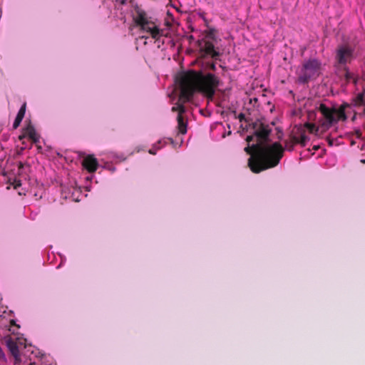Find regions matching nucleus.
<instances>
[{"label": "nucleus", "instance_id": "1", "mask_svg": "<svg viewBox=\"0 0 365 365\" xmlns=\"http://www.w3.org/2000/svg\"><path fill=\"white\" fill-rule=\"evenodd\" d=\"M219 84L218 77L212 73L203 74L202 72L189 71L180 81V100H183V103L189 101L195 91L202 93L209 100H212Z\"/></svg>", "mask_w": 365, "mask_h": 365}, {"label": "nucleus", "instance_id": "2", "mask_svg": "<svg viewBox=\"0 0 365 365\" xmlns=\"http://www.w3.org/2000/svg\"><path fill=\"white\" fill-rule=\"evenodd\" d=\"M245 151L250 155L248 165L255 173L276 167L283 157L284 148L275 142L272 145L254 144L245 148Z\"/></svg>", "mask_w": 365, "mask_h": 365}, {"label": "nucleus", "instance_id": "3", "mask_svg": "<svg viewBox=\"0 0 365 365\" xmlns=\"http://www.w3.org/2000/svg\"><path fill=\"white\" fill-rule=\"evenodd\" d=\"M26 339L17 336L10 335L4 337V341L9 350L11 356L14 357V365H22L26 364V359L29 357L28 352L33 353L30 351L31 348L25 345Z\"/></svg>", "mask_w": 365, "mask_h": 365}, {"label": "nucleus", "instance_id": "4", "mask_svg": "<svg viewBox=\"0 0 365 365\" xmlns=\"http://www.w3.org/2000/svg\"><path fill=\"white\" fill-rule=\"evenodd\" d=\"M346 104H342L339 108H329L324 103H320L317 109L322 115L321 120L322 133L326 132L333 124L336 123L339 120H346L347 117L345 113Z\"/></svg>", "mask_w": 365, "mask_h": 365}, {"label": "nucleus", "instance_id": "5", "mask_svg": "<svg viewBox=\"0 0 365 365\" xmlns=\"http://www.w3.org/2000/svg\"><path fill=\"white\" fill-rule=\"evenodd\" d=\"M133 21L136 26L139 27L140 31L147 33L153 38L158 40L163 36V29L158 27L152 17L144 10L139 8L136 9L133 16Z\"/></svg>", "mask_w": 365, "mask_h": 365}, {"label": "nucleus", "instance_id": "6", "mask_svg": "<svg viewBox=\"0 0 365 365\" xmlns=\"http://www.w3.org/2000/svg\"><path fill=\"white\" fill-rule=\"evenodd\" d=\"M213 40H215V31L211 29L207 32L205 38L198 41L200 57H210L213 59H218L220 53L219 51L215 48Z\"/></svg>", "mask_w": 365, "mask_h": 365}, {"label": "nucleus", "instance_id": "7", "mask_svg": "<svg viewBox=\"0 0 365 365\" xmlns=\"http://www.w3.org/2000/svg\"><path fill=\"white\" fill-rule=\"evenodd\" d=\"M321 63L317 59H309L305 61L298 76V81L305 84L316 78L320 73Z\"/></svg>", "mask_w": 365, "mask_h": 365}, {"label": "nucleus", "instance_id": "8", "mask_svg": "<svg viewBox=\"0 0 365 365\" xmlns=\"http://www.w3.org/2000/svg\"><path fill=\"white\" fill-rule=\"evenodd\" d=\"M250 126L254 130V135L257 137L258 143L261 145L268 142L271 128L269 125L257 120L252 123Z\"/></svg>", "mask_w": 365, "mask_h": 365}, {"label": "nucleus", "instance_id": "9", "mask_svg": "<svg viewBox=\"0 0 365 365\" xmlns=\"http://www.w3.org/2000/svg\"><path fill=\"white\" fill-rule=\"evenodd\" d=\"M353 50L348 46H341L336 51V58L339 63L346 64L352 58Z\"/></svg>", "mask_w": 365, "mask_h": 365}, {"label": "nucleus", "instance_id": "10", "mask_svg": "<svg viewBox=\"0 0 365 365\" xmlns=\"http://www.w3.org/2000/svg\"><path fill=\"white\" fill-rule=\"evenodd\" d=\"M82 165L88 172L94 173L98 167V162L94 155H88L83 159Z\"/></svg>", "mask_w": 365, "mask_h": 365}, {"label": "nucleus", "instance_id": "11", "mask_svg": "<svg viewBox=\"0 0 365 365\" xmlns=\"http://www.w3.org/2000/svg\"><path fill=\"white\" fill-rule=\"evenodd\" d=\"M23 132L25 133L26 137L31 140L33 143H38L40 136L36 133V129L31 121H29L26 127L23 128Z\"/></svg>", "mask_w": 365, "mask_h": 365}, {"label": "nucleus", "instance_id": "12", "mask_svg": "<svg viewBox=\"0 0 365 365\" xmlns=\"http://www.w3.org/2000/svg\"><path fill=\"white\" fill-rule=\"evenodd\" d=\"M26 103H24L19 109L13 124V128L16 129L21 124L26 113Z\"/></svg>", "mask_w": 365, "mask_h": 365}, {"label": "nucleus", "instance_id": "13", "mask_svg": "<svg viewBox=\"0 0 365 365\" xmlns=\"http://www.w3.org/2000/svg\"><path fill=\"white\" fill-rule=\"evenodd\" d=\"M304 127L306 128L310 133L314 134L317 136H320L324 133H322L321 124L319 126H316L314 123H304Z\"/></svg>", "mask_w": 365, "mask_h": 365}, {"label": "nucleus", "instance_id": "14", "mask_svg": "<svg viewBox=\"0 0 365 365\" xmlns=\"http://www.w3.org/2000/svg\"><path fill=\"white\" fill-rule=\"evenodd\" d=\"M177 120L179 132L182 135L185 134L187 133V123L184 121L182 115H178Z\"/></svg>", "mask_w": 365, "mask_h": 365}, {"label": "nucleus", "instance_id": "15", "mask_svg": "<svg viewBox=\"0 0 365 365\" xmlns=\"http://www.w3.org/2000/svg\"><path fill=\"white\" fill-rule=\"evenodd\" d=\"M297 144V136L293 135L290 136L289 140H286L284 141L285 148L289 151L293 150L294 145Z\"/></svg>", "mask_w": 365, "mask_h": 365}, {"label": "nucleus", "instance_id": "16", "mask_svg": "<svg viewBox=\"0 0 365 365\" xmlns=\"http://www.w3.org/2000/svg\"><path fill=\"white\" fill-rule=\"evenodd\" d=\"M298 131L300 134V137L298 138L297 136V144H300L302 147H304L309 138L305 135V130L303 128H298Z\"/></svg>", "mask_w": 365, "mask_h": 365}, {"label": "nucleus", "instance_id": "17", "mask_svg": "<svg viewBox=\"0 0 365 365\" xmlns=\"http://www.w3.org/2000/svg\"><path fill=\"white\" fill-rule=\"evenodd\" d=\"M354 104L355 106H361L364 102V93H359L356 95V96L353 99Z\"/></svg>", "mask_w": 365, "mask_h": 365}, {"label": "nucleus", "instance_id": "18", "mask_svg": "<svg viewBox=\"0 0 365 365\" xmlns=\"http://www.w3.org/2000/svg\"><path fill=\"white\" fill-rule=\"evenodd\" d=\"M171 110L173 112L178 111V115H182V113H184L185 112V108L182 103H178L177 106H173Z\"/></svg>", "mask_w": 365, "mask_h": 365}, {"label": "nucleus", "instance_id": "19", "mask_svg": "<svg viewBox=\"0 0 365 365\" xmlns=\"http://www.w3.org/2000/svg\"><path fill=\"white\" fill-rule=\"evenodd\" d=\"M10 327L9 329V331L12 333V334H16V329H19V325L16 324L15 321L14 319H11L10 322Z\"/></svg>", "mask_w": 365, "mask_h": 365}, {"label": "nucleus", "instance_id": "20", "mask_svg": "<svg viewBox=\"0 0 365 365\" xmlns=\"http://www.w3.org/2000/svg\"><path fill=\"white\" fill-rule=\"evenodd\" d=\"M344 77H345L346 81L349 82V81L353 80L354 83L355 84L356 83V80L354 78L353 74L351 73H350L346 68H345Z\"/></svg>", "mask_w": 365, "mask_h": 365}, {"label": "nucleus", "instance_id": "21", "mask_svg": "<svg viewBox=\"0 0 365 365\" xmlns=\"http://www.w3.org/2000/svg\"><path fill=\"white\" fill-rule=\"evenodd\" d=\"M237 118L240 122H242L243 120L247 121V120L245 118V115L242 113H240Z\"/></svg>", "mask_w": 365, "mask_h": 365}, {"label": "nucleus", "instance_id": "22", "mask_svg": "<svg viewBox=\"0 0 365 365\" xmlns=\"http://www.w3.org/2000/svg\"><path fill=\"white\" fill-rule=\"evenodd\" d=\"M327 141L328 143V145L329 146H333L334 145V140L331 138L329 136L327 137Z\"/></svg>", "mask_w": 365, "mask_h": 365}, {"label": "nucleus", "instance_id": "23", "mask_svg": "<svg viewBox=\"0 0 365 365\" xmlns=\"http://www.w3.org/2000/svg\"><path fill=\"white\" fill-rule=\"evenodd\" d=\"M253 138H254V137H253V135H248V136H247V138H246V141H247L248 143H250L251 141H252V140H253Z\"/></svg>", "mask_w": 365, "mask_h": 365}, {"label": "nucleus", "instance_id": "24", "mask_svg": "<svg viewBox=\"0 0 365 365\" xmlns=\"http://www.w3.org/2000/svg\"><path fill=\"white\" fill-rule=\"evenodd\" d=\"M24 163L22 162L18 163V169L19 170H21L24 168Z\"/></svg>", "mask_w": 365, "mask_h": 365}, {"label": "nucleus", "instance_id": "25", "mask_svg": "<svg viewBox=\"0 0 365 365\" xmlns=\"http://www.w3.org/2000/svg\"><path fill=\"white\" fill-rule=\"evenodd\" d=\"M26 137V135H25V133H24V132H23V133L19 136V139L20 140H23L24 138H25Z\"/></svg>", "mask_w": 365, "mask_h": 365}, {"label": "nucleus", "instance_id": "26", "mask_svg": "<svg viewBox=\"0 0 365 365\" xmlns=\"http://www.w3.org/2000/svg\"><path fill=\"white\" fill-rule=\"evenodd\" d=\"M210 68L211 70H212V71H215L216 67H215V63H210Z\"/></svg>", "mask_w": 365, "mask_h": 365}, {"label": "nucleus", "instance_id": "27", "mask_svg": "<svg viewBox=\"0 0 365 365\" xmlns=\"http://www.w3.org/2000/svg\"><path fill=\"white\" fill-rule=\"evenodd\" d=\"M356 133V135L358 138H360L362 135V133L360 130H357Z\"/></svg>", "mask_w": 365, "mask_h": 365}, {"label": "nucleus", "instance_id": "28", "mask_svg": "<svg viewBox=\"0 0 365 365\" xmlns=\"http://www.w3.org/2000/svg\"><path fill=\"white\" fill-rule=\"evenodd\" d=\"M319 148V145H314V146L313 147V150H317Z\"/></svg>", "mask_w": 365, "mask_h": 365}, {"label": "nucleus", "instance_id": "29", "mask_svg": "<svg viewBox=\"0 0 365 365\" xmlns=\"http://www.w3.org/2000/svg\"><path fill=\"white\" fill-rule=\"evenodd\" d=\"M149 153H150V154H153V155L155 154V152H153V150H149Z\"/></svg>", "mask_w": 365, "mask_h": 365}, {"label": "nucleus", "instance_id": "30", "mask_svg": "<svg viewBox=\"0 0 365 365\" xmlns=\"http://www.w3.org/2000/svg\"><path fill=\"white\" fill-rule=\"evenodd\" d=\"M29 365H37L35 362H30Z\"/></svg>", "mask_w": 365, "mask_h": 365}, {"label": "nucleus", "instance_id": "31", "mask_svg": "<svg viewBox=\"0 0 365 365\" xmlns=\"http://www.w3.org/2000/svg\"><path fill=\"white\" fill-rule=\"evenodd\" d=\"M141 38H147L148 37H147V36H142V37H141Z\"/></svg>", "mask_w": 365, "mask_h": 365}, {"label": "nucleus", "instance_id": "32", "mask_svg": "<svg viewBox=\"0 0 365 365\" xmlns=\"http://www.w3.org/2000/svg\"><path fill=\"white\" fill-rule=\"evenodd\" d=\"M126 0H123V3H124Z\"/></svg>", "mask_w": 365, "mask_h": 365}]
</instances>
